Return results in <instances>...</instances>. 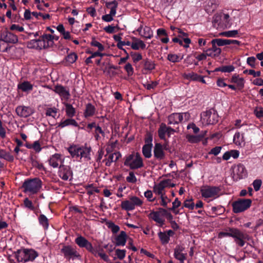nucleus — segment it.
Returning <instances> with one entry per match:
<instances>
[{
  "label": "nucleus",
  "mask_w": 263,
  "mask_h": 263,
  "mask_svg": "<svg viewBox=\"0 0 263 263\" xmlns=\"http://www.w3.org/2000/svg\"><path fill=\"white\" fill-rule=\"evenodd\" d=\"M166 181H161L158 184H155L153 188V191L156 194L162 196L163 195L162 193L163 190L164 189V184H165Z\"/></svg>",
  "instance_id": "nucleus-35"
},
{
  "label": "nucleus",
  "mask_w": 263,
  "mask_h": 263,
  "mask_svg": "<svg viewBox=\"0 0 263 263\" xmlns=\"http://www.w3.org/2000/svg\"><path fill=\"white\" fill-rule=\"evenodd\" d=\"M38 220L39 224L43 227L45 230L48 229L49 226V219L45 215L40 214L38 217Z\"/></svg>",
  "instance_id": "nucleus-31"
},
{
  "label": "nucleus",
  "mask_w": 263,
  "mask_h": 263,
  "mask_svg": "<svg viewBox=\"0 0 263 263\" xmlns=\"http://www.w3.org/2000/svg\"><path fill=\"white\" fill-rule=\"evenodd\" d=\"M17 88L23 92H28L32 90L33 85L29 81H24L18 84Z\"/></svg>",
  "instance_id": "nucleus-27"
},
{
  "label": "nucleus",
  "mask_w": 263,
  "mask_h": 263,
  "mask_svg": "<svg viewBox=\"0 0 263 263\" xmlns=\"http://www.w3.org/2000/svg\"><path fill=\"white\" fill-rule=\"evenodd\" d=\"M130 54L133 58V62L135 63L142 59V56L141 53L131 52Z\"/></svg>",
  "instance_id": "nucleus-59"
},
{
  "label": "nucleus",
  "mask_w": 263,
  "mask_h": 263,
  "mask_svg": "<svg viewBox=\"0 0 263 263\" xmlns=\"http://www.w3.org/2000/svg\"><path fill=\"white\" fill-rule=\"evenodd\" d=\"M66 115L68 118H73L76 114V108L68 103H64Z\"/></svg>",
  "instance_id": "nucleus-29"
},
{
  "label": "nucleus",
  "mask_w": 263,
  "mask_h": 263,
  "mask_svg": "<svg viewBox=\"0 0 263 263\" xmlns=\"http://www.w3.org/2000/svg\"><path fill=\"white\" fill-rule=\"evenodd\" d=\"M250 199H238L232 203L233 212L234 213L242 212L248 209L251 205Z\"/></svg>",
  "instance_id": "nucleus-6"
},
{
  "label": "nucleus",
  "mask_w": 263,
  "mask_h": 263,
  "mask_svg": "<svg viewBox=\"0 0 263 263\" xmlns=\"http://www.w3.org/2000/svg\"><path fill=\"white\" fill-rule=\"evenodd\" d=\"M126 252V251L125 250H121L119 249H117L115 251L116 255L119 259L122 260L125 257Z\"/></svg>",
  "instance_id": "nucleus-61"
},
{
  "label": "nucleus",
  "mask_w": 263,
  "mask_h": 263,
  "mask_svg": "<svg viewBox=\"0 0 263 263\" xmlns=\"http://www.w3.org/2000/svg\"><path fill=\"white\" fill-rule=\"evenodd\" d=\"M127 239V235L125 232L122 231L115 238L116 246H124L125 245Z\"/></svg>",
  "instance_id": "nucleus-19"
},
{
  "label": "nucleus",
  "mask_w": 263,
  "mask_h": 263,
  "mask_svg": "<svg viewBox=\"0 0 263 263\" xmlns=\"http://www.w3.org/2000/svg\"><path fill=\"white\" fill-rule=\"evenodd\" d=\"M141 36L145 39H151L153 36V30L149 27L145 26L143 28V32L141 34Z\"/></svg>",
  "instance_id": "nucleus-45"
},
{
  "label": "nucleus",
  "mask_w": 263,
  "mask_h": 263,
  "mask_svg": "<svg viewBox=\"0 0 263 263\" xmlns=\"http://www.w3.org/2000/svg\"><path fill=\"white\" fill-rule=\"evenodd\" d=\"M42 182L39 178L27 179L25 180L22 187L24 193L29 192L34 194L37 193L42 187Z\"/></svg>",
  "instance_id": "nucleus-3"
},
{
  "label": "nucleus",
  "mask_w": 263,
  "mask_h": 263,
  "mask_svg": "<svg viewBox=\"0 0 263 263\" xmlns=\"http://www.w3.org/2000/svg\"><path fill=\"white\" fill-rule=\"evenodd\" d=\"M118 4L116 0L106 3V7L110 9L109 14H110L112 17L115 16L116 14V9L118 7Z\"/></svg>",
  "instance_id": "nucleus-33"
},
{
  "label": "nucleus",
  "mask_w": 263,
  "mask_h": 263,
  "mask_svg": "<svg viewBox=\"0 0 263 263\" xmlns=\"http://www.w3.org/2000/svg\"><path fill=\"white\" fill-rule=\"evenodd\" d=\"M167 130V126L166 124L164 123H162L159 128L158 130V134L159 138L161 140H164V141H166L167 139H166V131Z\"/></svg>",
  "instance_id": "nucleus-30"
},
{
  "label": "nucleus",
  "mask_w": 263,
  "mask_h": 263,
  "mask_svg": "<svg viewBox=\"0 0 263 263\" xmlns=\"http://www.w3.org/2000/svg\"><path fill=\"white\" fill-rule=\"evenodd\" d=\"M121 35H122V33H120L119 34H116L114 35L113 37L114 39L116 41L118 42L117 46L119 49H123V45H127V46L130 45V42L129 41H121Z\"/></svg>",
  "instance_id": "nucleus-32"
},
{
  "label": "nucleus",
  "mask_w": 263,
  "mask_h": 263,
  "mask_svg": "<svg viewBox=\"0 0 263 263\" xmlns=\"http://www.w3.org/2000/svg\"><path fill=\"white\" fill-rule=\"evenodd\" d=\"M184 248L180 245H177L174 249V256L179 261L185 260L186 259V253H183Z\"/></svg>",
  "instance_id": "nucleus-17"
},
{
  "label": "nucleus",
  "mask_w": 263,
  "mask_h": 263,
  "mask_svg": "<svg viewBox=\"0 0 263 263\" xmlns=\"http://www.w3.org/2000/svg\"><path fill=\"white\" fill-rule=\"evenodd\" d=\"M61 252L63 254L64 256L67 260L70 259H79L81 258L79 253L76 250V248L70 245L64 246L61 250Z\"/></svg>",
  "instance_id": "nucleus-8"
},
{
  "label": "nucleus",
  "mask_w": 263,
  "mask_h": 263,
  "mask_svg": "<svg viewBox=\"0 0 263 263\" xmlns=\"http://www.w3.org/2000/svg\"><path fill=\"white\" fill-rule=\"evenodd\" d=\"M81 150L80 152V157L84 158L86 160H90L91 159L90 153L91 151V148L90 146H87V144H85L84 146H80Z\"/></svg>",
  "instance_id": "nucleus-21"
},
{
  "label": "nucleus",
  "mask_w": 263,
  "mask_h": 263,
  "mask_svg": "<svg viewBox=\"0 0 263 263\" xmlns=\"http://www.w3.org/2000/svg\"><path fill=\"white\" fill-rule=\"evenodd\" d=\"M106 225L113 233H117L120 230V227L112 221L107 222Z\"/></svg>",
  "instance_id": "nucleus-52"
},
{
  "label": "nucleus",
  "mask_w": 263,
  "mask_h": 263,
  "mask_svg": "<svg viewBox=\"0 0 263 263\" xmlns=\"http://www.w3.org/2000/svg\"><path fill=\"white\" fill-rule=\"evenodd\" d=\"M43 37L44 39L47 48L52 47L53 44V40L58 41L59 39L58 36L55 35H51L50 34L44 33L43 34Z\"/></svg>",
  "instance_id": "nucleus-24"
},
{
  "label": "nucleus",
  "mask_w": 263,
  "mask_h": 263,
  "mask_svg": "<svg viewBox=\"0 0 263 263\" xmlns=\"http://www.w3.org/2000/svg\"><path fill=\"white\" fill-rule=\"evenodd\" d=\"M153 152L155 160L161 162L165 158L166 153L163 150V146L161 143L158 142L155 143Z\"/></svg>",
  "instance_id": "nucleus-13"
},
{
  "label": "nucleus",
  "mask_w": 263,
  "mask_h": 263,
  "mask_svg": "<svg viewBox=\"0 0 263 263\" xmlns=\"http://www.w3.org/2000/svg\"><path fill=\"white\" fill-rule=\"evenodd\" d=\"M143 201L137 196H130L128 200H125L121 202V208L126 211H131L135 209L136 206H141L143 204Z\"/></svg>",
  "instance_id": "nucleus-4"
},
{
  "label": "nucleus",
  "mask_w": 263,
  "mask_h": 263,
  "mask_svg": "<svg viewBox=\"0 0 263 263\" xmlns=\"http://www.w3.org/2000/svg\"><path fill=\"white\" fill-rule=\"evenodd\" d=\"M157 213H154V216H148L149 218L153 219L154 221L159 224V226L162 227L164 224L165 220L161 217H158Z\"/></svg>",
  "instance_id": "nucleus-50"
},
{
  "label": "nucleus",
  "mask_w": 263,
  "mask_h": 263,
  "mask_svg": "<svg viewBox=\"0 0 263 263\" xmlns=\"http://www.w3.org/2000/svg\"><path fill=\"white\" fill-rule=\"evenodd\" d=\"M26 251L25 249L18 250L15 253V258L18 262H26Z\"/></svg>",
  "instance_id": "nucleus-39"
},
{
  "label": "nucleus",
  "mask_w": 263,
  "mask_h": 263,
  "mask_svg": "<svg viewBox=\"0 0 263 263\" xmlns=\"http://www.w3.org/2000/svg\"><path fill=\"white\" fill-rule=\"evenodd\" d=\"M153 145L144 144L142 148V152L145 158H150L152 156Z\"/></svg>",
  "instance_id": "nucleus-37"
},
{
  "label": "nucleus",
  "mask_w": 263,
  "mask_h": 263,
  "mask_svg": "<svg viewBox=\"0 0 263 263\" xmlns=\"http://www.w3.org/2000/svg\"><path fill=\"white\" fill-rule=\"evenodd\" d=\"M54 90L60 96L63 97L67 99H68L70 96L69 90L61 85H57L54 87Z\"/></svg>",
  "instance_id": "nucleus-22"
},
{
  "label": "nucleus",
  "mask_w": 263,
  "mask_h": 263,
  "mask_svg": "<svg viewBox=\"0 0 263 263\" xmlns=\"http://www.w3.org/2000/svg\"><path fill=\"white\" fill-rule=\"evenodd\" d=\"M199 75L194 72L190 73H184L183 74V77L188 80L197 81Z\"/></svg>",
  "instance_id": "nucleus-44"
},
{
  "label": "nucleus",
  "mask_w": 263,
  "mask_h": 263,
  "mask_svg": "<svg viewBox=\"0 0 263 263\" xmlns=\"http://www.w3.org/2000/svg\"><path fill=\"white\" fill-rule=\"evenodd\" d=\"M126 181L129 183H135L137 182V178L133 172H130L129 175L126 178Z\"/></svg>",
  "instance_id": "nucleus-62"
},
{
  "label": "nucleus",
  "mask_w": 263,
  "mask_h": 263,
  "mask_svg": "<svg viewBox=\"0 0 263 263\" xmlns=\"http://www.w3.org/2000/svg\"><path fill=\"white\" fill-rule=\"evenodd\" d=\"M92 128H95L93 135L96 141H99L101 138V137L100 135H99V133H100V134L103 137L105 136L104 132L102 130V128L99 125L96 124L95 122H92L88 124L86 126V128L88 129V132H89L90 130H91Z\"/></svg>",
  "instance_id": "nucleus-15"
},
{
  "label": "nucleus",
  "mask_w": 263,
  "mask_h": 263,
  "mask_svg": "<svg viewBox=\"0 0 263 263\" xmlns=\"http://www.w3.org/2000/svg\"><path fill=\"white\" fill-rule=\"evenodd\" d=\"M124 164L131 170H136L144 166L143 159L139 153H133L125 157Z\"/></svg>",
  "instance_id": "nucleus-2"
},
{
  "label": "nucleus",
  "mask_w": 263,
  "mask_h": 263,
  "mask_svg": "<svg viewBox=\"0 0 263 263\" xmlns=\"http://www.w3.org/2000/svg\"><path fill=\"white\" fill-rule=\"evenodd\" d=\"M90 45L92 46L98 47V50H99V51H103L104 50L105 48L104 46L102 44L96 41L95 39H93L92 40V41L90 43Z\"/></svg>",
  "instance_id": "nucleus-58"
},
{
  "label": "nucleus",
  "mask_w": 263,
  "mask_h": 263,
  "mask_svg": "<svg viewBox=\"0 0 263 263\" xmlns=\"http://www.w3.org/2000/svg\"><path fill=\"white\" fill-rule=\"evenodd\" d=\"M225 231L220 232L218 233V238H222L225 237H231L234 238L236 244L240 247L244 246L246 240H249L250 239V237L248 234L242 232L237 228L229 227Z\"/></svg>",
  "instance_id": "nucleus-1"
},
{
  "label": "nucleus",
  "mask_w": 263,
  "mask_h": 263,
  "mask_svg": "<svg viewBox=\"0 0 263 263\" xmlns=\"http://www.w3.org/2000/svg\"><path fill=\"white\" fill-rule=\"evenodd\" d=\"M130 46L134 50H139V48L144 49L146 48V45L140 39H136V42L130 43Z\"/></svg>",
  "instance_id": "nucleus-40"
},
{
  "label": "nucleus",
  "mask_w": 263,
  "mask_h": 263,
  "mask_svg": "<svg viewBox=\"0 0 263 263\" xmlns=\"http://www.w3.org/2000/svg\"><path fill=\"white\" fill-rule=\"evenodd\" d=\"M30 162L33 167H36L40 170H44V167L42 163H40L36 157L31 156L30 158Z\"/></svg>",
  "instance_id": "nucleus-48"
},
{
  "label": "nucleus",
  "mask_w": 263,
  "mask_h": 263,
  "mask_svg": "<svg viewBox=\"0 0 263 263\" xmlns=\"http://www.w3.org/2000/svg\"><path fill=\"white\" fill-rule=\"evenodd\" d=\"M43 35L40 36L37 39L31 40L27 43V47L31 49H36L41 50L46 49V45L45 42Z\"/></svg>",
  "instance_id": "nucleus-12"
},
{
  "label": "nucleus",
  "mask_w": 263,
  "mask_h": 263,
  "mask_svg": "<svg viewBox=\"0 0 263 263\" xmlns=\"http://www.w3.org/2000/svg\"><path fill=\"white\" fill-rule=\"evenodd\" d=\"M75 243L81 248H85L88 252L97 256V250L95 249L91 243L89 242L86 238L79 235L75 239Z\"/></svg>",
  "instance_id": "nucleus-7"
},
{
  "label": "nucleus",
  "mask_w": 263,
  "mask_h": 263,
  "mask_svg": "<svg viewBox=\"0 0 263 263\" xmlns=\"http://www.w3.org/2000/svg\"><path fill=\"white\" fill-rule=\"evenodd\" d=\"M182 121V115L180 113H173L168 117V124H177Z\"/></svg>",
  "instance_id": "nucleus-23"
},
{
  "label": "nucleus",
  "mask_w": 263,
  "mask_h": 263,
  "mask_svg": "<svg viewBox=\"0 0 263 263\" xmlns=\"http://www.w3.org/2000/svg\"><path fill=\"white\" fill-rule=\"evenodd\" d=\"M254 113L258 119H261L263 117V107L261 106L256 107L254 109Z\"/></svg>",
  "instance_id": "nucleus-60"
},
{
  "label": "nucleus",
  "mask_w": 263,
  "mask_h": 263,
  "mask_svg": "<svg viewBox=\"0 0 263 263\" xmlns=\"http://www.w3.org/2000/svg\"><path fill=\"white\" fill-rule=\"evenodd\" d=\"M158 235L162 245H165L169 242L170 238L167 236L165 232L160 231L158 233Z\"/></svg>",
  "instance_id": "nucleus-46"
},
{
  "label": "nucleus",
  "mask_w": 263,
  "mask_h": 263,
  "mask_svg": "<svg viewBox=\"0 0 263 263\" xmlns=\"http://www.w3.org/2000/svg\"><path fill=\"white\" fill-rule=\"evenodd\" d=\"M81 147L78 145H70L67 148V151L70 154L71 156L73 158H78L80 157V152Z\"/></svg>",
  "instance_id": "nucleus-26"
},
{
  "label": "nucleus",
  "mask_w": 263,
  "mask_h": 263,
  "mask_svg": "<svg viewBox=\"0 0 263 263\" xmlns=\"http://www.w3.org/2000/svg\"><path fill=\"white\" fill-rule=\"evenodd\" d=\"M153 134L151 132H147L144 138L145 144L153 145Z\"/></svg>",
  "instance_id": "nucleus-57"
},
{
  "label": "nucleus",
  "mask_w": 263,
  "mask_h": 263,
  "mask_svg": "<svg viewBox=\"0 0 263 263\" xmlns=\"http://www.w3.org/2000/svg\"><path fill=\"white\" fill-rule=\"evenodd\" d=\"M24 206L30 209V210L33 211L34 210V206L33 205L32 202L28 198H26L24 200Z\"/></svg>",
  "instance_id": "nucleus-63"
},
{
  "label": "nucleus",
  "mask_w": 263,
  "mask_h": 263,
  "mask_svg": "<svg viewBox=\"0 0 263 263\" xmlns=\"http://www.w3.org/2000/svg\"><path fill=\"white\" fill-rule=\"evenodd\" d=\"M231 83H236L237 89L241 90L245 86V80L243 78H240L239 76L236 73L233 74L231 79L229 80Z\"/></svg>",
  "instance_id": "nucleus-18"
},
{
  "label": "nucleus",
  "mask_w": 263,
  "mask_h": 263,
  "mask_svg": "<svg viewBox=\"0 0 263 263\" xmlns=\"http://www.w3.org/2000/svg\"><path fill=\"white\" fill-rule=\"evenodd\" d=\"M25 250L26 253V262L28 261H33L38 255L37 253L34 250L25 249Z\"/></svg>",
  "instance_id": "nucleus-34"
},
{
  "label": "nucleus",
  "mask_w": 263,
  "mask_h": 263,
  "mask_svg": "<svg viewBox=\"0 0 263 263\" xmlns=\"http://www.w3.org/2000/svg\"><path fill=\"white\" fill-rule=\"evenodd\" d=\"M58 175L64 181L68 179L70 181L73 178V172L71 167L69 165H61L59 166Z\"/></svg>",
  "instance_id": "nucleus-10"
},
{
  "label": "nucleus",
  "mask_w": 263,
  "mask_h": 263,
  "mask_svg": "<svg viewBox=\"0 0 263 263\" xmlns=\"http://www.w3.org/2000/svg\"><path fill=\"white\" fill-rule=\"evenodd\" d=\"M219 116L217 112L214 108H211L201 114V119L202 122L207 125H213L217 123Z\"/></svg>",
  "instance_id": "nucleus-5"
},
{
  "label": "nucleus",
  "mask_w": 263,
  "mask_h": 263,
  "mask_svg": "<svg viewBox=\"0 0 263 263\" xmlns=\"http://www.w3.org/2000/svg\"><path fill=\"white\" fill-rule=\"evenodd\" d=\"M261 184L262 181L260 179H256L252 183L254 189L255 191H258L260 190Z\"/></svg>",
  "instance_id": "nucleus-64"
},
{
  "label": "nucleus",
  "mask_w": 263,
  "mask_h": 263,
  "mask_svg": "<svg viewBox=\"0 0 263 263\" xmlns=\"http://www.w3.org/2000/svg\"><path fill=\"white\" fill-rule=\"evenodd\" d=\"M61 155L59 154H55L51 156L49 159V163L54 168L58 167L59 166V161L60 160Z\"/></svg>",
  "instance_id": "nucleus-36"
},
{
  "label": "nucleus",
  "mask_w": 263,
  "mask_h": 263,
  "mask_svg": "<svg viewBox=\"0 0 263 263\" xmlns=\"http://www.w3.org/2000/svg\"><path fill=\"white\" fill-rule=\"evenodd\" d=\"M58 110V109L55 107L48 108L46 110L45 114L47 116H51L53 118H55Z\"/></svg>",
  "instance_id": "nucleus-53"
},
{
  "label": "nucleus",
  "mask_w": 263,
  "mask_h": 263,
  "mask_svg": "<svg viewBox=\"0 0 263 263\" xmlns=\"http://www.w3.org/2000/svg\"><path fill=\"white\" fill-rule=\"evenodd\" d=\"M142 63L143 65L144 70L146 71H152L155 68V64L152 60L146 58L143 59Z\"/></svg>",
  "instance_id": "nucleus-28"
},
{
  "label": "nucleus",
  "mask_w": 263,
  "mask_h": 263,
  "mask_svg": "<svg viewBox=\"0 0 263 263\" xmlns=\"http://www.w3.org/2000/svg\"><path fill=\"white\" fill-rule=\"evenodd\" d=\"M238 33L237 30H229L224 31L220 33L221 36H226L228 37H235Z\"/></svg>",
  "instance_id": "nucleus-49"
},
{
  "label": "nucleus",
  "mask_w": 263,
  "mask_h": 263,
  "mask_svg": "<svg viewBox=\"0 0 263 263\" xmlns=\"http://www.w3.org/2000/svg\"><path fill=\"white\" fill-rule=\"evenodd\" d=\"M0 158L4 159L9 162H13L14 160L13 156L3 149H0Z\"/></svg>",
  "instance_id": "nucleus-41"
},
{
  "label": "nucleus",
  "mask_w": 263,
  "mask_h": 263,
  "mask_svg": "<svg viewBox=\"0 0 263 263\" xmlns=\"http://www.w3.org/2000/svg\"><path fill=\"white\" fill-rule=\"evenodd\" d=\"M183 206L193 210L195 208V204L192 198L186 199L183 202Z\"/></svg>",
  "instance_id": "nucleus-55"
},
{
  "label": "nucleus",
  "mask_w": 263,
  "mask_h": 263,
  "mask_svg": "<svg viewBox=\"0 0 263 263\" xmlns=\"http://www.w3.org/2000/svg\"><path fill=\"white\" fill-rule=\"evenodd\" d=\"M212 45V47L210 48L211 50H213V53L214 54V56H215L216 58L218 57L220 55L221 52V49L218 47L215 44L211 43Z\"/></svg>",
  "instance_id": "nucleus-56"
},
{
  "label": "nucleus",
  "mask_w": 263,
  "mask_h": 263,
  "mask_svg": "<svg viewBox=\"0 0 263 263\" xmlns=\"http://www.w3.org/2000/svg\"><path fill=\"white\" fill-rule=\"evenodd\" d=\"M233 140L236 144L237 143L240 144V142H244V134L240 135L239 132H236L234 136Z\"/></svg>",
  "instance_id": "nucleus-54"
},
{
  "label": "nucleus",
  "mask_w": 263,
  "mask_h": 263,
  "mask_svg": "<svg viewBox=\"0 0 263 263\" xmlns=\"http://www.w3.org/2000/svg\"><path fill=\"white\" fill-rule=\"evenodd\" d=\"M15 112L20 117L27 118L32 115L34 110L30 106H18L15 108Z\"/></svg>",
  "instance_id": "nucleus-14"
},
{
  "label": "nucleus",
  "mask_w": 263,
  "mask_h": 263,
  "mask_svg": "<svg viewBox=\"0 0 263 263\" xmlns=\"http://www.w3.org/2000/svg\"><path fill=\"white\" fill-rule=\"evenodd\" d=\"M247 175V172L245 166L242 164H238L233 168V178L235 181L245 178Z\"/></svg>",
  "instance_id": "nucleus-11"
},
{
  "label": "nucleus",
  "mask_w": 263,
  "mask_h": 263,
  "mask_svg": "<svg viewBox=\"0 0 263 263\" xmlns=\"http://www.w3.org/2000/svg\"><path fill=\"white\" fill-rule=\"evenodd\" d=\"M167 59L171 62L176 63L180 62L183 59V56L180 58L179 56L177 54L170 53L167 55Z\"/></svg>",
  "instance_id": "nucleus-51"
},
{
  "label": "nucleus",
  "mask_w": 263,
  "mask_h": 263,
  "mask_svg": "<svg viewBox=\"0 0 263 263\" xmlns=\"http://www.w3.org/2000/svg\"><path fill=\"white\" fill-rule=\"evenodd\" d=\"M186 138L187 141L191 143H197L203 139V136L201 135H187Z\"/></svg>",
  "instance_id": "nucleus-42"
},
{
  "label": "nucleus",
  "mask_w": 263,
  "mask_h": 263,
  "mask_svg": "<svg viewBox=\"0 0 263 263\" xmlns=\"http://www.w3.org/2000/svg\"><path fill=\"white\" fill-rule=\"evenodd\" d=\"M78 59V56L74 52H72L66 56L64 61L63 63L65 65L73 64Z\"/></svg>",
  "instance_id": "nucleus-38"
},
{
  "label": "nucleus",
  "mask_w": 263,
  "mask_h": 263,
  "mask_svg": "<svg viewBox=\"0 0 263 263\" xmlns=\"http://www.w3.org/2000/svg\"><path fill=\"white\" fill-rule=\"evenodd\" d=\"M97 112L96 107L90 103H88L86 105L85 109L84 111V117L87 119L89 117L93 116Z\"/></svg>",
  "instance_id": "nucleus-20"
},
{
  "label": "nucleus",
  "mask_w": 263,
  "mask_h": 263,
  "mask_svg": "<svg viewBox=\"0 0 263 263\" xmlns=\"http://www.w3.org/2000/svg\"><path fill=\"white\" fill-rule=\"evenodd\" d=\"M1 36L2 40L6 43L15 44L18 42L17 35L8 31L2 32Z\"/></svg>",
  "instance_id": "nucleus-16"
},
{
  "label": "nucleus",
  "mask_w": 263,
  "mask_h": 263,
  "mask_svg": "<svg viewBox=\"0 0 263 263\" xmlns=\"http://www.w3.org/2000/svg\"><path fill=\"white\" fill-rule=\"evenodd\" d=\"M235 69V67L233 65L222 66L217 67L214 70V72L221 71L222 72H231Z\"/></svg>",
  "instance_id": "nucleus-43"
},
{
  "label": "nucleus",
  "mask_w": 263,
  "mask_h": 263,
  "mask_svg": "<svg viewBox=\"0 0 263 263\" xmlns=\"http://www.w3.org/2000/svg\"><path fill=\"white\" fill-rule=\"evenodd\" d=\"M168 211L165 209L159 208L157 211H151L148 216H154V213H157L158 217H160L161 216L165 217L166 214L168 213Z\"/></svg>",
  "instance_id": "nucleus-47"
},
{
  "label": "nucleus",
  "mask_w": 263,
  "mask_h": 263,
  "mask_svg": "<svg viewBox=\"0 0 263 263\" xmlns=\"http://www.w3.org/2000/svg\"><path fill=\"white\" fill-rule=\"evenodd\" d=\"M220 191V188L215 186H206L200 190L202 196L205 198H217Z\"/></svg>",
  "instance_id": "nucleus-9"
},
{
  "label": "nucleus",
  "mask_w": 263,
  "mask_h": 263,
  "mask_svg": "<svg viewBox=\"0 0 263 263\" xmlns=\"http://www.w3.org/2000/svg\"><path fill=\"white\" fill-rule=\"evenodd\" d=\"M71 125L74 127H78V122L72 118H68L64 120L61 121L58 124V127L64 128L65 126Z\"/></svg>",
  "instance_id": "nucleus-25"
}]
</instances>
